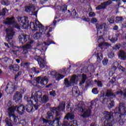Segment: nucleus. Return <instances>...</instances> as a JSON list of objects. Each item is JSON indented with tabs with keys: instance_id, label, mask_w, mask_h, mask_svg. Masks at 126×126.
<instances>
[{
	"instance_id": "obj_1",
	"label": "nucleus",
	"mask_w": 126,
	"mask_h": 126,
	"mask_svg": "<svg viewBox=\"0 0 126 126\" xmlns=\"http://www.w3.org/2000/svg\"><path fill=\"white\" fill-rule=\"evenodd\" d=\"M13 19H14V17H12L11 18H6L4 21V23L6 25H10V27L6 29V40L10 45L12 44V38L14 35V33H15L12 27L17 28V29H20V27L22 28V29H26L29 26V22L28 21V17H18L17 18L18 21L20 23V26Z\"/></svg>"
},
{
	"instance_id": "obj_2",
	"label": "nucleus",
	"mask_w": 126,
	"mask_h": 126,
	"mask_svg": "<svg viewBox=\"0 0 126 126\" xmlns=\"http://www.w3.org/2000/svg\"><path fill=\"white\" fill-rule=\"evenodd\" d=\"M30 27L32 31H37V30L39 31V32H37L33 34V38L35 40L40 39L41 35H44V34L47 35V36L50 35V33L46 32V31L48 30V27H43L39 21H35V23L31 22Z\"/></svg>"
},
{
	"instance_id": "obj_3",
	"label": "nucleus",
	"mask_w": 126,
	"mask_h": 126,
	"mask_svg": "<svg viewBox=\"0 0 126 126\" xmlns=\"http://www.w3.org/2000/svg\"><path fill=\"white\" fill-rule=\"evenodd\" d=\"M41 97H42V93L40 91L32 94L31 99L33 100L34 101L31 102V103L33 104L35 110H38V108L40 107L42 103H47L49 101V97L47 95H43L42 98Z\"/></svg>"
},
{
	"instance_id": "obj_4",
	"label": "nucleus",
	"mask_w": 126,
	"mask_h": 126,
	"mask_svg": "<svg viewBox=\"0 0 126 126\" xmlns=\"http://www.w3.org/2000/svg\"><path fill=\"white\" fill-rule=\"evenodd\" d=\"M87 79L86 75L83 74L82 76L73 75L68 81L67 79H64V84L66 87H69L73 85L77 84L78 81H80V85H82L83 83H85V80Z\"/></svg>"
},
{
	"instance_id": "obj_5",
	"label": "nucleus",
	"mask_w": 126,
	"mask_h": 126,
	"mask_svg": "<svg viewBox=\"0 0 126 126\" xmlns=\"http://www.w3.org/2000/svg\"><path fill=\"white\" fill-rule=\"evenodd\" d=\"M65 109V102H63L62 103L60 104L59 106L57 108L53 107L51 109V112H48L47 113V115L46 116L47 120H49L50 119H54V116H53V113H56V117H59L60 115V112H61V111H64Z\"/></svg>"
},
{
	"instance_id": "obj_6",
	"label": "nucleus",
	"mask_w": 126,
	"mask_h": 126,
	"mask_svg": "<svg viewBox=\"0 0 126 126\" xmlns=\"http://www.w3.org/2000/svg\"><path fill=\"white\" fill-rule=\"evenodd\" d=\"M14 110H15V107H9L8 109L9 116L10 118H12V119H13L14 123L15 125H17L19 126H25L26 122L24 120H22L19 122L18 117L14 115Z\"/></svg>"
},
{
	"instance_id": "obj_7",
	"label": "nucleus",
	"mask_w": 126,
	"mask_h": 126,
	"mask_svg": "<svg viewBox=\"0 0 126 126\" xmlns=\"http://www.w3.org/2000/svg\"><path fill=\"white\" fill-rule=\"evenodd\" d=\"M89 106H86L84 107H80L79 105L77 107V110L79 112H81V116L83 118H89L91 116V113L92 112L91 111V109H92V105H90Z\"/></svg>"
},
{
	"instance_id": "obj_8",
	"label": "nucleus",
	"mask_w": 126,
	"mask_h": 126,
	"mask_svg": "<svg viewBox=\"0 0 126 126\" xmlns=\"http://www.w3.org/2000/svg\"><path fill=\"white\" fill-rule=\"evenodd\" d=\"M103 118H104L105 124H106L104 126H112L113 121H114V117L113 116V112L104 111L103 113Z\"/></svg>"
},
{
	"instance_id": "obj_9",
	"label": "nucleus",
	"mask_w": 126,
	"mask_h": 126,
	"mask_svg": "<svg viewBox=\"0 0 126 126\" xmlns=\"http://www.w3.org/2000/svg\"><path fill=\"white\" fill-rule=\"evenodd\" d=\"M48 82V78L47 77H44L43 78H35L34 80L32 81L31 83L33 85H37V84H41V85H46Z\"/></svg>"
},
{
	"instance_id": "obj_10",
	"label": "nucleus",
	"mask_w": 126,
	"mask_h": 126,
	"mask_svg": "<svg viewBox=\"0 0 126 126\" xmlns=\"http://www.w3.org/2000/svg\"><path fill=\"white\" fill-rule=\"evenodd\" d=\"M60 120H61L60 117L56 118L53 121H48L44 118L42 119V121L44 124H48L49 126H53V125H54L56 126H60Z\"/></svg>"
},
{
	"instance_id": "obj_11",
	"label": "nucleus",
	"mask_w": 126,
	"mask_h": 126,
	"mask_svg": "<svg viewBox=\"0 0 126 126\" xmlns=\"http://www.w3.org/2000/svg\"><path fill=\"white\" fill-rule=\"evenodd\" d=\"M16 88H17V84H14L13 85V84L10 83L7 84L5 91L7 94H8L9 93L13 92Z\"/></svg>"
},
{
	"instance_id": "obj_12",
	"label": "nucleus",
	"mask_w": 126,
	"mask_h": 126,
	"mask_svg": "<svg viewBox=\"0 0 126 126\" xmlns=\"http://www.w3.org/2000/svg\"><path fill=\"white\" fill-rule=\"evenodd\" d=\"M104 38H103L102 36H99L97 40V42L99 44L98 45L99 48L101 49H103L104 48H106V47H110L111 45L109 44V43L107 42H104Z\"/></svg>"
},
{
	"instance_id": "obj_13",
	"label": "nucleus",
	"mask_w": 126,
	"mask_h": 126,
	"mask_svg": "<svg viewBox=\"0 0 126 126\" xmlns=\"http://www.w3.org/2000/svg\"><path fill=\"white\" fill-rule=\"evenodd\" d=\"M33 43H34L33 40H30L26 45L23 46V54H25L28 53V50L31 49L33 47Z\"/></svg>"
},
{
	"instance_id": "obj_14",
	"label": "nucleus",
	"mask_w": 126,
	"mask_h": 126,
	"mask_svg": "<svg viewBox=\"0 0 126 126\" xmlns=\"http://www.w3.org/2000/svg\"><path fill=\"white\" fill-rule=\"evenodd\" d=\"M119 112L115 113L116 115H118V114L121 115H119V119L122 117V116H124V115H126V107H125V104L124 103H120L119 104Z\"/></svg>"
},
{
	"instance_id": "obj_15",
	"label": "nucleus",
	"mask_w": 126,
	"mask_h": 126,
	"mask_svg": "<svg viewBox=\"0 0 126 126\" xmlns=\"http://www.w3.org/2000/svg\"><path fill=\"white\" fill-rule=\"evenodd\" d=\"M110 4H112V0H109L101 3L100 5H98L96 7V10H100V9H105L107 8V6H108V5H110Z\"/></svg>"
},
{
	"instance_id": "obj_16",
	"label": "nucleus",
	"mask_w": 126,
	"mask_h": 126,
	"mask_svg": "<svg viewBox=\"0 0 126 126\" xmlns=\"http://www.w3.org/2000/svg\"><path fill=\"white\" fill-rule=\"evenodd\" d=\"M10 108H15L14 112H16L19 114V115H23L25 111V106L23 105H19L18 106H11Z\"/></svg>"
},
{
	"instance_id": "obj_17",
	"label": "nucleus",
	"mask_w": 126,
	"mask_h": 126,
	"mask_svg": "<svg viewBox=\"0 0 126 126\" xmlns=\"http://www.w3.org/2000/svg\"><path fill=\"white\" fill-rule=\"evenodd\" d=\"M18 39L19 43L24 44L30 39V36L26 34H21L19 36Z\"/></svg>"
},
{
	"instance_id": "obj_18",
	"label": "nucleus",
	"mask_w": 126,
	"mask_h": 126,
	"mask_svg": "<svg viewBox=\"0 0 126 126\" xmlns=\"http://www.w3.org/2000/svg\"><path fill=\"white\" fill-rule=\"evenodd\" d=\"M27 101L28 103V105L26 106L27 111L28 113H31V111L33 110V106L32 105H33L34 107V104L32 103V102H34V100H32L31 97V98Z\"/></svg>"
},
{
	"instance_id": "obj_19",
	"label": "nucleus",
	"mask_w": 126,
	"mask_h": 126,
	"mask_svg": "<svg viewBox=\"0 0 126 126\" xmlns=\"http://www.w3.org/2000/svg\"><path fill=\"white\" fill-rule=\"evenodd\" d=\"M35 61H37L38 63V64L41 68H44L46 65V61L42 59L39 56H36L35 57Z\"/></svg>"
},
{
	"instance_id": "obj_20",
	"label": "nucleus",
	"mask_w": 126,
	"mask_h": 126,
	"mask_svg": "<svg viewBox=\"0 0 126 126\" xmlns=\"http://www.w3.org/2000/svg\"><path fill=\"white\" fill-rule=\"evenodd\" d=\"M51 74L57 80H61V79H63V78L64 77V76L61 74H59L56 71H53L51 72Z\"/></svg>"
},
{
	"instance_id": "obj_21",
	"label": "nucleus",
	"mask_w": 126,
	"mask_h": 126,
	"mask_svg": "<svg viewBox=\"0 0 126 126\" xmlns=\"http://www.w3.org/2000/svg\"><path fill=\"white\" fill-rule=\"evenodd\" d=\"M118 57L120 60L125 61V60H126V53L123 51H120L119 52Z\"/></svg>"
},
{
	"instance_id": "obj_22",
	"label": "nucleus",
	"mask_w": 126,
	"mask_h": 126,
	"mask_svg": "<svg viewBox=\"0 0 126 126\" xmlns=\"http://www.w3.org/2000/svg\"><path fill=\"white\" fill-rule=\"evenodd\" d=\"M63 126H77V121L75 120L71 121L69 124L64 122Z\"/></svg>"
},
{
	"instance_id": "obj_23",
	"label": "nucleus",
	"mask_w": 126,
	"mask_h": 126,
	"mask_svg": "<svg viewBox=\"0 0 126 126\" xmlns=\"http://www.w3.org/2000/svg\"><path fill=\"white\" fill-rule=\"evenodd\" d=\"M22 98V94L19 92H17L14 94L13 99L15 101H19Z\"/></svg>"
},
{
	"instance_id": "obj_24",
	"label": "nucleus",
	"mask_w": 126,
	"mask_h": 126,
	"mask_svg": "<svg viewBox=\"0 0 126 126\" xmlns=\"http://www.w3.org/2000/svg\"><path fill=\"white\" fill-rule=\"evenodd\" d=\"M74 119V115L73 113H68L64 117V120H73Z\"/></svg>"
},
{
	"instance_id": "obj_25",
	"label": "nucleus",
	"mask_w": 126,
	"mask_h": 126,
	"mask_svg": "<svg viewBox=\"0 0 126 126\" xmlns=\"http://www.w3.org/2000/svg\"><path fill=\"white\" fill-rule=\"evenodd\" d=\"M37 73H39V71H36V68L33 67L31 69V71L30 72V75L31 77H33L34 75L37 74Z\"/></svg>"
},
{
	"instance_id": "obj_26",
	"label": "nucleus",
	"mask_w": 126,
	"mask_h": 126,
	"mask_svg": "<svg viewBox=\"0 0 126 126\" xmlns=\"http://www.w3.org/2000/svg\"><path fill=\"white\" fill-rule=\"evenodd\" d=\"M9 69L14 71H18L19 70V66L18 64L11 65L9 66Z\"/></svg>"
},
{
	"instance_id": "obj_27",
	"label": "nucleus",
	"mask_w": 126,
	"mask_h": 126,
	"mask_svg": "<svg viewBox=\"0 0 126 126\" xmlns=\"http://www.w3.org/2000/svg\"><path fill=\"white\" fill-rule=\"evenodd\" d=\"M1 61L3 63H11L12 60L10 59H8L7 57L2 58Z\"/></svg>"
},
{
	"instance_id": "obj_28",
	"label": "nucleus",
	"mask_w": 126,
	"mask_h": 126,
	"mask_svg": "<svg viewBox=\"0 0 126 126\" xmlns=\"http://www.w3.org/2000/svg\"><path fill=\"white\" fill-rule=\"evenodd\" d=\"M66 109L67 112H71L73 110V104L71 103H68L66 106Z\"/></svg>"
},
{
	"instance_id": "obj_29",
	"label": "nucleus",
	"mask_w": 126,
	"mask_h": 126,
	"mask_svg": "<svg viewBox=\"0 0 126 126\" xmlns=\"http://www.w3.org/2000/svg\"><path fill=\"white\" fill-rule=\"evenodd\" d=\"M107 104L108 108H113L115 106V102L113 100H110V99H107Z\"/></svg>"
},
{
	"instance_id": "obj_30",
	"label": "nucleus",
	"mask_w": 126,
	"mask_h": 126,
	"mask_svg": "<svg viewBox=\"0 0 126 126\" xmlns=\"http://www.w3.org/2000/svg\"><path fill=\"white\" fill-rule=\"evenodd\" d=\"M32 10H34V6L33 5L26 7L25 11L27 12H30V11H32Z\"/></svg>"
},
{
	"instance_id": "obj_31",
	"label": "nucleus",
	"mask_w": 126,
	"mask_h": 126,
	"mask_svg": "<svg viewBox=\"0 0 126 126\" xmlns=\"http://www.w3.org/2000/svg\"><path fill=\"white\" fill-rule=\"evenodd\" d=\"M105 24H97L96 25V27L97 29V31H99V29H103V28H105Z\"/></svg>"
},
{
	"instance_id": "obj_32",
	"label": "nucleus",
	"mask_w": 126,
	"mask_h": 126,
	"mask_svg": "<svg viewBox=\"0 0 126 126\" xmlns=\"http://www.w3.org/2000/svg\"><path fill=\"white\" fill-rule=\"evenodd\" d=\"M124 21V19H123V17H117L116 18L115 22L116 23H122Z\"/></svg>"
},
{
	"instance_id": "obj_33",
	"label": "nucleus",
	"mask_w": 126,
	"mask_h": 126,
	"mask_svg": "<svg viewBox=\"0 0 126 126\" xmlns=\"http://www.w3.org/2000/svg\"><path fill=\"white\" fill-rule=\"evenodd\" d=\"M97 59L98 62H101L103 60V55L101 53H98L97 54Z\"/></svg>"
},
{
	"instance_id": "obj_34",
	"label": "nucleus",
	"mask_w": 126,
	"mask_h": 126,
	"mask_svg": "<svg viewBox=\"0 0 126 126\" xmlns=\"http://www.w3.org/2000/svg\"><path fill=\"white\" fill-rule=\"evenodd\" d=\"M105 96H107V97H110V96H113V97H116V95L113 94V93H112V91H107Z\"/></svg>"
},
{
	"instance_id": "obj_35",
	"label": "nucleus",
	"mask_w": 126,
	"mask_h": 126,
	"mask_svg": "<svg viewBox=\"0 0 126 126\" xmlns=\"http://www.w3.org/2000/svg\"><path fill=\"white\" fill-rule=\"evenodd\" d=\"M6 123V125L8 126H12V124H11V120L8 118H6L5 120Z\"/></svg>"
},
{
	"instance_id": "obj_36",
	"label": "nucleus",
	"mask_w": 126,
	"mask_h": 126,
	"mask_svg": "<svg viewBox=\"0 0 126 126\" xmlns=\"http://www.w3.org/2000/svg\"><path fill=\"white\" fill-rule=\"evenodd\" d=\"M60 10L63 12L66 11V10H67V6H66V5H63L62 6H61Z\"/></svg>"
},
{
	"instance_id": "obj_37",
	"label": "nucleus",
	"mask_w": 126,
	"mask_h": 126,
	"mask_svg": "<svg viewBox=\"0 0 126 126\" xmlns=\"http://www.w3.org/2000/svg\"><path fill=\"white\" fill-rule=\"evenodd\" d=\"M44 44L45 46H50L51 44H53V41L51 39H48L47 42H44Z\"/></svg>"
},
{
	"instance_id": "obj_38",
	"label": "nucleus",
	"mask_w": 126,
	"mask_h": 126,
	"mask_svg": "<svg viewBox=\"0 0 126 126\" xmlns=\"http://www.w3.org/2000/svg\"><path fill=\"white\" fill-rule=\"evenodd\" d=\"M73 94H75V96H77L80 94V91L79 90L73 91Z\"/></svg>"
},
{
	"instance_id": "obj_39",
	"label": "nucleus",
	"mask_w": 126,
	"mask_h": 126,
	"mask_svg": "<svg viewBox=\"0 0 126 126\" xmlns=\"http://www.w3.org/2000/svg\"><path fill=\"white\" fill-rule=\"evenodd\" d=\"M1 4H3V5H9V2L7 1H5L4 0H2L1 1Z\"/></svg>"
},
{
	"instance_id": "obj_40",
	"label": "nucleus",
	"mask_w": 126,
	"mask_h": 126,
	"mask_svg": "<svg viewBox=\"0 0 126 126\" xmlns=\"http://www.w3.org/2000/svg\"><path fill=\"white\" fill-rule=\"evenodd\" d=\"M108 59L104 58V59L102 61L103 64H104V65H107L108 63Z\"/></svg>"
},
{
	"instance_id": "obj_41",
	"label": "nucleus",
	"mask_w": 126,
	"mask_h": 126,
	"mask_svg": "<svg viewBox=\"0 0 126 126\" xmlns=\"http://www.w3.org/2000/svg\"><path fill=\"white\" fill-rule=\"evenodd\" d=\"M89 15L90 17H94V16H95L96 15V14H95V12H90L89 13Z\"/></svg>"
},
{
	"instance_id": "obj_42",
	"label": "nucleus",
	"mask_w": 126,
	"mask_h": 126,
	"mask_svg": "<svg viewBox=\"0 0 126 126\" xmlns=\"http://www.w3.org/2000/svg\"><path fill=\"white\" fill-rule=\"evenodd\" d=\"M97 19L95 18H93L91 20V23H93V24H94V23H97Z\"/></svg>"
},
{
	"instance_id": "obj_43",
	"label": "nucleus",
	"mask_w": 126,
	"mask_h": 126,
	"mask_svg": "<svg viewBox=\"0 0 126 126\" xmlns=\"http://www.w3.org/2000/svg\"><path fill=\"white\" fill-rule=\"evenodd\" d=\"M5 13H6V9H3L1 13H0V16L1 15H5Z\"/></svg>"
},
{
	"instance_id": "obj_44",
	"label": "nucleus",
	"mask_w": 126,
	"mask_h": 126,
	"mask_svg": "<svg viewBox=\"0 0 126 126\" xmlns=\"http://www.w3.org/2000/svg\"><path fill=\"white\" fill-rule=\"evenodd\" d=\"M50 95L51 96H52L53 97H55V96H56L57 94H56V92H55V91H52L50 92Z\"/></svg>"
},
{
	"instance_id": "obj_45",
	"label": "nucleus",
	"mask_w": 126,
	"mask_h": 126,
	"mask_svg": "<svg viewBox=\"0 0 126 126\" xmlns=\"http://www.w3.org/2000/svg\"><path fill=\"white\" fill-rule=\"evenodd\" d=\"M121 48V44H116L115 48H113V50H119Z\"/></svg>"
},
{
	"instance_id": "obj_46",
	"label": "nucleus",
	"mask_w": 126,
	"mask_h": 126,
	"mask_svg": "<svg viewBox=\"0 0 126 126\" xmlns=\"http://www.w3.org/2000/svg\"><path fill=\"white\" fill-rule=\"evenodd\" d=\"M114 57V53L111 52L108 54V57L110 58V59H113Z\"/></svg>"
},
{
	"instance_id": "obj_47",
	"label": "nucleus",
	"mask_w": 126,
	"mask_h": 126,
	"mask_svg": "<svg viewBox=\"0 0 126 126\" xmlns=\"http://www.w3.org/2000/svg\"><path fill=\"white\" fill-rule=\"evenodd\" d=\"M92 93L93 94H98V91L97 90L96 88H94L93 89Z\"/></svg>"
},
{
	"instance_id": "obj_48",
	"label": "nucleus",
	"mask_w": 126,
	"mask_h": 126,
	"mask_svg": "<svg viewBox=\"0 0 126 126\" xmlns=\"http://www.w3.org/2000/svg\"><path fill=\"white\" fill-rule=\"evenodd\" d=\"M108 22H109V23H114L115 20L113 18H110L108 19Z\"/></svg>"
},
{
	"instance_id": "obj_49",
	"label": "nucleus",
	"mask_w": 126,
	"mask_h": 126,
	"mask_svg": "<svg viewBox=\"0 0 126 126\" xmlns=\"http://www.w3.org/2000/svg\"><path fill=\"white\" fill-rule=\"evenodd\" d=\"M17 52H18V50H15V49H14V50H12L11 53V54H14V55H16V54H17Z\"/></svg>"
},
{
	"instance_id": "obj_50",
	"label": "nucleus",
	"mask_w": 126,
	"mask_h": 126,
	"mask_svg": "<svg viewBox=\"0 0 126 126\" xmlns=\"http://www.w3.org/2000/svg\"><path fill=\"white\" fill-rule=\"evenodd\" d=\"M111 42H112V43H115V42H116V41H118V38H111V39L110 40Z\"/></svg>"
},
{
	"instance_id": "obj_51",
	"label": "nucleus",
	"mask_w": 126,
	"mask_h": 126,
	"mask_svg": "<svg viewBox=\"0 0 126 126\" xmlns=\"http://www.w3.org/2000/svg\"><path fill=\"white\" fill-rule=\"evenodd\" d=\"M97 86H98V87H102V82L98 81L97 82Z\"/></svg>"
},
{
	"instance_id": "obj_52",
	"label": "nucleus",
	"mask_w": 126,
	"mask_h": 126,
	"mask_svg": "<svg viewBox=\"0 0 126 126\" xmlns=\"http://www.w3.org/2000/svg\"><path fill=\"white\" fill-rule=\"evenodd\" d=\"M83 20L84 21H87V22H89V21H90V19L85 18H84V19H83Z\"/></svg>"
},
{
	"instance_id": "obj_53",
	"label": "nucleus",
	"mask_w": 126,
	"mask_h": 126,
	"mask_svg": "<svg viewBox=\"0 0 126 126\" xmlns=\"http://www.w3.org/2000/svg\"><path fill=\"white\" fill-rule=\"evenodd\" d=\"M119 29V27L117 25L115 26L113 28L114 30H118Z\"/></svg>"
},
{
	"instance_id": "obj_54",
	"label": "nucleus",
	"mask_w": 126,
	"mask_h": 126,
	"mask_svg": "<svg viewBox=\"0 0 126 126\" xmlns=\"http://www.w3.org/2000/svg\"><path fill=\"white\" fill-rule=\"evenodd\" d=\"M119 69H121L122 71H125V70L126 69L125 68H124V67H123L122 66H119Z\"/></svg>"
},
{
	"instance_id": "obj_55",
	"label": "nucleus",
	"mask_w": 126,
	"mask_h": 126,
	"mask_svg": "<svg viewBox=\"0 0 126 126\" xmlns=\"http://www.w3.org/2000/svg\"><path fill=\"white\" fill-rule=\"evenodd\" d=\"M117 95H119V94H120L121 95H123V91H121L120 92H118L117 93H116Z\"/></svg>"
},
{
	"instance_id": "obj_56",
	"label": "nucleus",
	"mask_w": 126,
	"mask_h": 126,
	"mask_svg": "<svg viewBox=\"0 0 126 126\" xmlns=\"http://www.w3.org/2000/svg\"><path fill=\"white\" fill-rule=\"evenodd\" d=\"M123 95H124V97H126V89L124 90V93Z\"/></svg>"
},
{
	"instance_id": "obj_57",
	"label": "nucleus",
	"mask_w": 126,
	"mask_h": 126,
	"mask_svg": "<svg viewBox=\"0 0 126 126\" xmlns=\"http://www.w3.org/2000/svg\"><path fill=\"white\" fill-rule=\"evenodd\" d=\"M112 1H116V2H120L121 0H111Z\"/></svg>"
},
{
	"instance_id": "obj_58",
	"label": "nucleus",
	"mask_w": 126,
	"mask_h": 126,
	"mask_svg": "<svg viewBox=\"0 0 126 126\" xmlns=\"http://www.w3.org/2000/svg\"><path fill=\"white\" fill-rule=\"evenodd\" d=\"M48 0H41V1L42 3H44V2H46V1H47Z\"/></svg>"
},
{
	"instance_id": "obj_59",
	"label": "nucleus",
	"mask_w": 126,
	"mask_h": 126,
	"mask_svg": "<svg viewBox=\"0 0 126 126\" xmlns=\"http://www.w3.org/2000/svg\"><path fill=\"white\" fill-rule=\"evenodd\" d=\"M50 86H52V84H50L49 85L46 86V88H49V87H50Z\"/></svg>"
},
{
	"instance_id": "obj_60",
	"label": "nucleus",
	"mask_w": 126,
	"mask_h": 126,
	"mask_svg": "<svg viewBox=\"0 0 126 126\" xmlns=\"http://www.w3.org/2000/svg\"><path fill=\"white\" fill-rule=\"evenodd\" d=\"M16 62H17L18 63H20V60H19V59H16Z\"/></svg>"
},
{
	"instance_id": "obj_61",
	"label": "nucleus",
	"mask_w": 126,
	"mask_h": 126,
	"mask_svg": "<svg viewBox=\"0 0 126 126\" xmlns=\"http://www.w3.org/2000/svg\"><path fill=\"white\" fill-rule=\"evenodd\" d=\"M113 81H111V83H114V82H115V81H116V78H113Z\"/></svg>"
},
{
	"instance_id": "obj_62",
	"label": "nucleus",
	"mask_w": 126,
	"mask_h": 126,
	"mask_svg": "<svg viewBox=\"0 0 126 126\" xmlns=\"http://www.w3.org/2000/svg\"><path fill=\"white\" fill-rule=\"evenodd\" d=\"M118 122H120L119 123H120V125H124V122H121V120H120L119 121H118Z\"/></svg>"
},
{
	"instance_id": "obj_63",
	"label": "nucleus",
	"mask_w": 126,
	"mask_h": 126,
	"mask_svg": "<svg viewBox=\"0 0 126 126\" xmlns=\"http://www.w3.org/2000/svg\"><path fill=\"white\" fill-rule=\"evenodd\" d=\"M53 23H54V26H56V23H57V21L56 20L54 21Z\"/></svg>"
},
{
	"instance_id": "obj_64",
	"label": "nucleus",
	"mask_w": 126,
	"mask_h": 126,
	"mask_svg": "<svg viewBox=\"0 0 126 126\" xmlns=\"http://www.w3.org/2000/svg\"><path fill=\"white\" fill-rule=\"evenodd\" d=\"M52 29H53V28H50V29H49V32H52Z\"/></svg>"
}]
</instances>
